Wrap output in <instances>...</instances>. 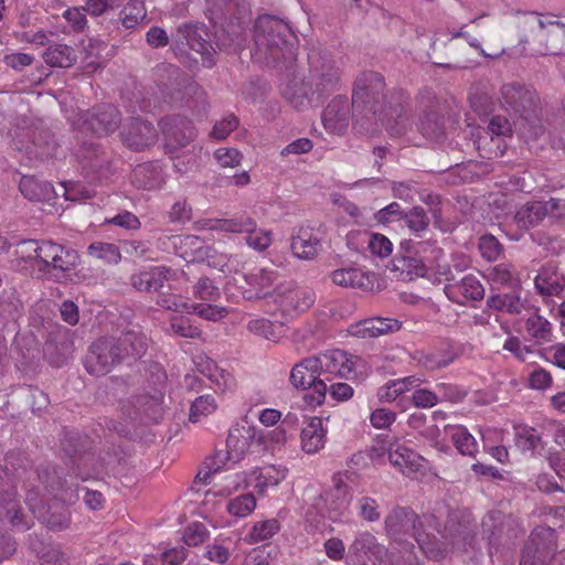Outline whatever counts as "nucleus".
<instances>
[{
	"mask_svg": "<svg viewBox=\"0 0 565 565\" xmlns=\"http://www.w3.org/2000/svg\"><path fill=\"white\" fill-rule=\"evenodd\" d=\"M384 88V77L376 72H365L355 81L352 93L354 125L363 128V118L379 120L386 126L391 136H402L406 132L407 118L397 107L386 108L383 103Z\"/></svg>",
	"mask_w": 565,
	"mask_h": 565,
	"instance_id": "nucleus-1",
	"label": "nucleus"
},
{
	"mask_svg": "<svg viewBox=\"0 0 565 565\" xmlns=\"http://www.w3.org/2000/svg\"><path fill=\"white\" fill-rule=\"evenodd\" d=\"M147 348V337L136 330L122 332L117 338H100L89 347L84 366L92 375H105L125 360L141 358Z\"/></svg>",
	"mask_w": 565,
	"mask_h": 565,
	"instance_id": "nucleus-2",
	"label": "nucleus"
},
{
	"mask_svg": "<svg viewBox=\"0 0 565 565\" xmlns=\"http://www.w3.org/2000/svg\"><path fill=\"white\" fill-rule=\"evenodd\" d=\"M54 475H56L54 472ZM45 489L53 493V502L47 507L42 504V499L35 489H28L25 503L33 518L38 519L51 531L66 530L71 524V513L66 504L77 500V488L64 487L60 477L54 476L52 481L45 480Z\"/></svg>",
	"mask_w": 565,
	"mask_h": 565,
	"instance_id": "nucleus-3",
	"label": "nucleus"
},
{
	"mask_svg": "<svg viewBox=\"0 0 565 565\" xmlns=\"http://www.w3.org/2000/svg\"><path fill=\"white\" fill-rule=\"evenodd\" d=\"M255 55L278 61L295 56L296 35L288 23L273 15H260L254 25Z\"/></svg>",
	"mask_w": 565,
	"mask_h": 565,
	"instance_id": "nucleus-4",
	"label": "nucleus"
},
{
	"mask_svg": "<svg viewBox=\"0 0 565 565\" xmlns=\"http://www.w3.org/2000/svg\"><path fill=\"white\" fill-rule=\"evenodd\" d=\"M407 252H413L417 257H408L405 266L411 274L416 277H427L434 282L450 284L455 276L448 264H441L444 250L437 246L435 241H413L407 239L401 243Z\"/></svg>",
	"mask_w": 565,
	"mask_h": 565,
	"instance_id": "nucleus-5",
	"label": "nucleus"
},
{
	"mask_svg": "<svg viewBox=\"0 0 565 565\" xmlns=\"http://www.w3.org/2000/svg\"><path fill=\"white\" fill-rule=\"evenodd\" d=\"M457 515L450 514L444 532L437 530L441 534L445 542H440L433 533H427L423 529L414 534L420 551L433 561L443 559L451 545L454 551L468 552L472 548L475 535L468 523H457Z\"/></svg>",
	"mask_w": 565,
	"mask_h": 565,
	"instance_id": "nucleus-6",
	"label": "nucleus"
},
{
	"mask_svg": "<svg viewBox=\"0 0 565 565\" xmlns=\"http://www.w3.org/2000/svg\"><path fill=\"white\" fill-rule=\"evenodd\" d=\"M320 377L324 383L333 379L356 380L371 372V365L362 356L341 349L328 350L315 356Z\"/></svg>",
	"mask_w": 565,
	"mask_h": 565,
	"instance_id": "nucleus-7",
	"label": "nucleus"
},
{
	"mask_svg": "<svg viewBox=\"0 0 565 565\" xmlns=\"http://www.w3.org/2000/svg\"><path fill=\"white\" fill-rule=\"evenodd\" d=\"M256 429V425H235L231 427L226 438V451L217 452L213 458L206 461L209 471L203 477L206 482L211 475H214L222 470L227 463H237L244 457L256 449V435L254 436L253 430Z\"/></svg>",
	"mask_w": 565,
	"mask_h": 565,
	"instance_id": "nucleus-8",
	"label": "nucleus"
},
{
	"mask_svg": "<svg viewBox=\"0 0 565 565\" xmlns=\"http://www.w3.org/2000/svg\"><path fill=\"white\" fill-rule=\"evenodd\" d=\"M312 78L306 81L299 76L294 75L281 87V95L292 107L302 109L311 105L313 100H320L326 92L333 89L338 82L337 73H320L319 82L315 84Z\"/></svg>",
	"mask_w": 565,
	"mask_h": 565,
	"instance_id": "nucleus-9",
	"label": "nucleus"
},
{
	"mask_svg": "<svg viewBox=\"0 0 565 565\" xmlns=\"http://www.w3.org/2000/svg\"><path fill=\"white\" fill-rule=\"evenodd\" d=\"M39 253V270L60 282L71 279L79 260L76 250L52 241H42V248Z\"/></svg>",
	"mask_w": 565,
	"mask_h": 565,
	"instance_id": "nucleus-10",
	"label": "nucleus"
},
{
	"mask_svg": "<svg viewBox=\"0 0 565 565\" xmlns=\"http://www.w3.org/2000/svg\"><path fill=\"white\" fill-rule=\"evenodd\" d=\"M290 383L296 388L309 390L303 396L308 407H317L323 404L328 392V385L321 380L315 356L302 359L290 372Z\"/></svg>",
	"mask_w": 565,
	"mask_h": 565,
	"instance_id": "nucleus-11",
	"label": "nucleus"
},
{
	"mask_svg": "<svg viewBox=\"0 0 565 565\" xmlns=\"http://www.w3.org/2000/svg\"><path fill=\"white\" fill-rule=\"evenodd\" d=\"M120 122V114L113 105H99L78 115L72 120L75 129L97 137L108 136L114 132Z\"/></svg>",
	"mask_w": 565,
	"mask_h": 565,
	"instance_id": "nucleus-12",
	"label": "nucleus"
},
{
	"mask_svg": "<svg viewBox=\"0 0 565 565\" xmlns=\"http://www.w3.org/2000/svg\"><path fill=\"white\" fill-rule=\"evenodd\" d=\"M270 299L284 317H296L309 309L316 299L311 289L298 287L291 282L281 284L270 294Z\"/></svg>",
	"mask_w": 565,
	"mask_h": 565,
	"instance_id": "nucleus-13",
	"label": "nucleus"
},
{
	"mask_svg": "<svg viewBox=\"0 0 565 565\" xmlns=\"http://www.w3.org/2000/svg\"><path fill=\"white\" fill-rule=\"evenodd\" d=\"M175 253L188 263H204L216 266L224 263L223 255H216V250L205 245V242L196 235H175L171 237Z\"/></svg>",
	"mask_w": 565,
	"mask_h": 565,
	"instance_id": "nucleus-14",
	"label": "nucleus"
},
{
	"mask_svg": "<svg viewBox=\"0 0 565 565\" xmlns=\"http://www.w3.org/2000/svg\"><path fill=\"white\" fill-rule=\"evenodd\" d=\"M159 126L166 147L172 150L189 145L196 134L192 122L181 115L167 116L160 120Z\"/></svg>",
	"mask_w": 565,
	"mask_h": 565,
	"instance_id": "nucleus-15",
	"label": "nucleus"
},
{
	"mask_svg": "<svg viewBox=\"0 0 565 565\" xmlns=\"http://www.w3.org/2000/svg\"><path fill=\"white\" fill-rule=\"evenodd\" d=\"M501 106L509 113L526 118L525 114L535 105L534 90L520 83H510L501 87Z\"/></svg>",
	"mask_w": 565,
	"mask_h": 565,
	"instance_id": "nucleus-16",
	"label": "nucleus"
},
{
	"mask_svg": "<svg viewBox=\"0 0 565 565\" xmlns=\"http://www.w3.org/2000/svg\"><path fill=\"white\" fill-rule=\"evenodd\" d=\"M390 463L406 477L418 479L426 475L428 461L413 449L397 445L388 450Z\"/></svg>",
	"mask_w": 565,
	"mask_h": 565,
	"instance_id": "nucleus-17",
	"label": "nucleus"
},
{
	"mask_svg": "<svg viewBox=\"0 0 565 565\" xmlns=\"http://www.w3.org/2000/svg\"><path fill=\"white\" fill-rule=\"evenodd\" d=\"M122 142L131 150L141 151L157 141V130L153 125L140 118H131L120 132Z\"/></svg>",
	"mask_w": 565,
	"mask_h": 565,
	"instance_id": "nucleus-18",
	"label": "nucleus"
},
{
	"mask_svg": "<svg viewBox=\"0 0 565 565\" xmlns=\"http://www.w3.org/2000/svg\"><path fill=\"white\" fill-rule=\"evenodd\" d=\"M181 273L166 266H152L130 277L132 287L141 292L159 291L166 282L174 281Z\"/></svg>",
	"mask_w": 565,
	"mask_h": 565,
	"instance_id": "nucleus-19",
	"label": "nucleus"
},
{
	"mask_svg": "<svg viewBox=\"0 0 565 565\" xmlns=\"http://www.w3.org/2000/svg\"><path fill=\"white\" fill-rule=\"evenodd\" d=\"M178 33L185 40L191 51L201 55L203 66L211 67L215 64V51L207 40V32L204 26L188 23L180 25Z\"/></svg>",
	"mask_w": 565,
	"mask_h": 565,
	"instance_id": "nucleus-20",
	"label": "nucleus"
},
{
	"mask_svg": "<svg viewBox=\"0 0 565 565\" xmlns=\"http://www.w3.org/2000/svg\"><path fill=\"white\" fill-rule=\"evenodd\" d=\"M447 298L458 305H466L468 301H478L484 297V288L475 275H466L459 281L446 284L444 288Z\"/></svg>",
	"mask_w": 565,
	"mask_h": 565,
	"instance_id": "nucleus-21",
	"label": "nucleus"
},
{
	"mask_svg": "<svg viewBox=\"0 0 565 565\" xmlns=\"http://www.w3.org/2000/svg\"><path fill=\"white\" fill-rule=\"evenodd\" d=\"M164 372H159L157 381L159 387L154 388L152 395L146 394L137 398V411L141 420L147 423H157L163 415V398H164Z\"/></svg>",
	"mask_w": 565,
	"mask_h": 565,
	"instance_id": "nucleus-22",
	"label": "nucleus"
},
{
	"mask_svg": "<svg viewBox=\"0 0 565 565\" xmlns=\"http://www.w3.org/2000/svg\"><path fill=\"white\" fill-rule=\"evenodd\" d=\"M0 499V522L10 525L13 530L25 532L34 525V518L22 508L17 494H8Z\"/></svg>",
	"mask_w": 565,
	"mask_h": 565,
	"instance_id": "nucleus-23",
	"label": "nucleus"
},
{
	"mask_svg": "<svg viewBox=\"0 0 565 565\" xmlns=\"http://www.w3.org/2000/svg\"><path fill=\"white\" fill-rule=\"evenodd\" d=\"M424 523L416 514L406 508L394 509L385 519V527L388 535L399 541L403 534L413 532V535L420 531Z\"/></svg>",
	"mask_w": 565,
	"mask_h": 565,
	"instance_id": "nucleus-24",
	"label": "nucleus"
},
{
	"mask_svg": "<svg viewBox=\"0 0 565 565\" xmlns=\"http://www.w3.org/2000/svg\"><path fill=\"white\" fill-rule=\"evenodd\" d=\"M277 271L273 268L255 267L243 274V278L249 287L243 291V296L250 300L253 298H270L269 288L277 280Z\"/></svg>",
	"mask_w": 565,
	"mask_h": 565,
	"instance_id": "nucleus-25",
	"label": "nucleus"
},
{
	"mask_svg": "<svg viewBox=\"0 0 565 565\" xmlns=\"http://www.w3.org/2000/svg\"><path fill=\"white\" fill-rule=\"evenodd\" d=\"M198 231H216L230 234H245L256 226V221L246 215L241 214L231 218H204L195 222Z\"/></svg>",
	"mask_w": 565,
	"mask_h": 565,
	"instance_id": "nucleus-26",
	"label": "nucleus"
},
{
	"mask_svg": "<svg viewBox=\"0 0 565 565\" xmlns=\"http://www.w3.org/2000/svg\"><path fill=\"white\" fill-rule=\"evenodd\" d=\"M399 329L401 322L396 319L373 317L352 323L349 333L361 339H372Z\"/></svg>",
	"mask_w": 565,
	"mask_h": 565,
	"instance_id": "nucleus-27",
	"label": "nucleus"
},
{
	"mask_svg": "<svg viewBox=\"0 0 565 565\" xmlns=\"http://www.w3.org/2000/svg\"><path fill=\"white\" fill-rule=\"evenodd\" d=\"M196 371L206 376L215 386L217 392H226L235 386L234 376L226 370L221 369L215 361L204 354L196 355L193 360Z\"/></svg>",
	"mask_w": 565,
	"mask_h": 565,
	"instance_id": "nucleus-28",
	"label": "nucleus"
},
{
	"mask_svg": "<svg viewBox=\"0 0 565 565\" xmlns=\"http://www.w3.org/2000/svg\"><path fill=\"white\" fill-rule=\"evenodd\" d=\"M153 76L163 100L173 104L181 94L180 70L174 65H161L154 70Z\"/></svg>",
	"mask_w": 565,
	"mask_h": 565,
	"instance_id": "nucleus-29",
	"label": "nucleus"
},
{
	"mask_svg": "<svg viewBox=\"0 0 565 565\" xmlns=\"http://www.w3.org/2000/svg\"><path fill=\"white\" fill-rule=\"evenodd\" d=\"M488 134L491 136V143L494 145V148L490 147L489 149H486L479 143L478 149L480 151H484L481 156L488 159L502 157L507 150V145L503 138L511 137V124L502 116H493L488 125Z\"/></svg>",
	"mask_w": 565,
	"mask_h": 565,
	"instance_id": "nucleus-30",
	"label": "nucleus"
},
{
	"mask_svg": "<svg viewBox=\"0 0 565 565\" xmlns=\"http://www.w3.org/2000/svg\"><path fill=\"white\" fill-rule=\"evenodd\" d=\"M287 475L288 469L282 465H266L249 473V482L259 495H264L268 489L284 481Z\"/></svg>",
	"mask_w": 565,
	"mask_h": 565,
	"instance_id": "nucleus-31",
	"label": "nucleus"
},
{
	"mask_svg": "<svg viewBox=\"0 0 565 565\" xmlns=\"http://www.w3.org/2000/svg\"><path fill=\"white\" fill-rule=\"evenodd\" d=\"M322 124L327 131L342 135L349 127V105L343 98L332 99L322 111Z\"/></svg>",
	"mask_w": 565,
	"mask_h": 565,
	"instance_id": "nucleus-32",
	"label": "nucleus"
},
{
	"mask_svg": "<svg viewBox=\"0 0 565 565\" xmlns=\"http://www.w3.org/2000/svg\"><path fill=\"white\" fill-rule=\"evenodd\" d=\"M332 281L342 287L372 290L374 287V275L359 267L339 268L331 274Z\"/></svg>",
	"mask_w": 565,
	"mask_h": 565,
	"instance_id": "nucleus-33",
	"label": "nucleus"
},
{
	"mask_svg": "<svg viewBox=\"0 0 565 565\" xmlns=\"http://www.w3.org/2000/svg\"><path fill=\"white\" fill-rule=\"evenodd\" d=\"M349 552L358 559L367 558L374 563H382L386 556V548L379 544L376 537L370 532L360 533L350 545Z\"/></svg>",
	"mask_w": 565,
	"mask_h": 565,
	"instance_id": "nucleus-34",
	"label": "nucleus"
},
{
	"mask_svg": "<svg viewBox=\"0 0 565 565\" xmlns=\"http://www.w3.org/2000/svg\"><path fill=\"white\" fill-rule=\"evenodd\" d=\"M327 433L322 417H310L301 430L302 450L307 454L320 451L326 445Z\"/></svg>",
	"mask_w": 565,
	"mask_h": 565,
	"instance_id": "nucleus-35",
	"label": "nucleus"
},
{
	"mask_svg": "<svg viewBox=\"0 0 565 565\" xmlns=\"http://www.w3.org/2000/svg\"><path fill=\"white\" fill-rule=\"evenodd\" d=\"M415 359L419 366L435 371L449 365L455 360V352L448 342H443L438 347L418 352Z\"/></svg>",
	"mask_w": 565,
	"mask_h": 565,
	"instance_id": "nucleus-36",
	"label": "nucleus"
},
{
	"mask_svg": "<svg viewBox=\"0 0 565 565\" xmlns=\"http://www.w3.org/2000/svg\"><path fill=\"white\" fill-rule=\"evenodd\" d=\"M423 381L416 376H405L402 379L391 380L377 390V398L381 403H398L404 402L403 395L420 385Z\"/></svg>",
	"mask_w": 565,
	"mask_h": 565,
	"instance_id": "nucleus-37",
	"label": "nucleus"
},
{
	"mask_svg": "<svg viewBox=\"0 0 565 565\" xmlns=\"http://www.w3.org/2000/svg\"><path fill=\"white\" fill-rule=\"evenodd\" d=\"M547 215L548 209L543 201H531L519 207L514 220L520 228L530 230L539 226Z\"/></svg>",
	"mask_w": 565,
	"mask_h": 565,
	"instance_id": "nucleus-38",
	"label": "nucleus"
},
{
	"mask_svg": "<svg viewBox=\"0 0 565 565\" xmlns=\"http://www.w3.org/2000/svg\"><path fill=\"white\" fill-rule=\"evenodd\" d=\"M22 195L30 201L44 202L56 196L53 185L33 175H23L19 182Z\"/></svg>",
	"mask_w": 565,
	"mask_h": 565,
	"instance_id": "nucleus-39",
	"label": "nucleus"
},
{
	"mask_svg": "<svg viewBox=\"0 0 565 565\" xmlns=\"http://www.w3.org/2000/svg\"><path fill=\"white\" fill-rule=\"evenodd\" d=\"M320 248V238L311 228L301 227L291 239L292 254L300 259H312Z\"/></svg>",
	"mask_w": 565,
	"mask_h": 565,
	"instance_id": "nucleus-40",
	"label": "nucleus"
},
{
	"mask_svg": "<svg viewBox=\"0 0 565 565\" xmlns=\"http://www.w3.org/2000/svg\"><path fill=\"white\" fill-rule=\"evenodd\" d=\"M524 328L529 337L537 344L551 343L554 339L552 323L537 312L527 317Z\"/></svg>",
	"mask_w": 565,
	"mask_h": 565,
	"instance_id": "nucleus-41",
	"label": "nucleus"
},
{
	"mask_svg": "<svg viewBox=\"0 0 565 565\" xmlns=\"http://www.w3.org/2000/svg\"><path fill=\"white\" fill-rule=\"evenodd\" d=\"M487 306L495 311L511 315H518L524 308L520 292L515 289L509 292L491 295L487 300Z\"/></svg>",
	"mask_w": 565,
	"mask_h": 565,
	"instance_id": "nucleus-42",
	"label": "nucleus"
},
{
	"mask_svg": "<svg viewBox=\"0 0 565 565\" xmlns=\"http://www.w3.org/2000/svg\"><path fill=\"white\" fill-rule=\"evenodd\" d=\"M45 63L52 67H71L76 63L75 50L66 44L55 43L43 53Z\"/></svg>",
	"mask_w": 565,
	"mask_h": 565,
	"instance_id": "nucleus-43",
	"label": "nucleus"
},
{
	"mask_svg": "<svg viewBox=\"0 0 565 565\" xmlns=\"http://www.w3.org/2000/svg\"><path fill=\"white\" fill-rule=\"evenodd\" d=\"M281 529L277 519H267L254 522L245 534L243 541L247 544H257L273 539Z\"/></svg>",
	"mask_w": 565,
	"mask_h": 565,
	"instance_id": "nucleus-44",
	"label": "nucleus"
},
{
	"mask_svg": "<svg viewBox=\"0 0 565 565\" xmlns=\"http://www.w3.org/2000/svg\"><path fill=\"white\" fill-rule=\"evenodd\" d=\"M429 217L422 206H413L404 212L401 225L409 231L414 237L422 238L429 227Z\"/></svg>",
	"mask_w": 565,
	"mask_h": 565,
	"instance_id": "nucleus-45",
	"label": "nucleus"
},
{
	"mask_svg": "<svg viewBox=\"0 0 565 565\" xmlns=\"http://www.w3.org/2000/svg\"><path fill=\"white\" fill-rule=\"evenodd\" d=\"M256 451H274L286 441V430L282 427H275L270 430L256 426Z\"/></svg>",
	"mask_w": 565,
	"mask_h": 565,
	"instance_id": "nucleus-46",
	"label": "nucleus"
},
{
	"mask_svg": "<svg viewBox=\"0 0 565 565\" xmlns=\"http://www.w3.org/2000/svg\"><path fill=\"white\" fill-rule=\"evenodd\" d=\"M147 17V9L143 1L130 0L119 12L118 20L126 29H134Z\"/></svg>",
	"mask_w": 565,
	"mask_h": 565,
	"instance_id": "nucleus-47",
	"label": "nucleus"
},
{
	"mask_svg": "<svg viewBox=\"0 0 565 565\" xmlns=\"http://www.w3.org/2000/svg\"><path fill=\"white\" fill-rule=\"evenodd\" d=\"M30 547L38 554L43 563L50 565H64L66 562L65 554L61 551L58 545L47 544L44 545L38 541L36 536L30 535Z\"/></svg>",
	"mask_w": 565,
	"mask_h": 565,
	"instance_id": "nucleus-48",
	"label": "nucleus"
},
{
	"mask_svg": "<svg viewBox=\"0 0 565 565\" xmlns=\"http://www.w3.org/2000/svg\"><path fill=\"white\" fill-rule=\"evenodd\" d=\"M486 278L497 288L513 287L518 282L513 266L509 263H500L489 267L486 270Z\"/></svg>",
	"mask_w": 565,
	"mask_h": 565,
	"instance_id": "nucleus-49",
	"label": "nucleus"
},
{
	"mask_svg": "<svg viewBox=\"0 0 565 565\" xmlns=\"http://www.w3.org/2000/svg\"><path fill=\"white\" fill-rule=\"evenodd\" d=\"M257 507V500L253 493L239 494L226 503V511L230 515L238 519L249 516Z\"/></svg>",
	"mask_w": 565,
	"mask_h": 565,
	"instance_id": "nucleus-50",
	"label": "nucleus"
},
{
	"mask_svg": "<svg viewBox=\"0 0 565 565\" xmlns=\"http://www.w3.org/2000/svg\"><path fill=\"white\" fill-rule=\"evenodd\" d=\"M537 535L532 533L523 550L520 565H546L550 552L540 547L536 542Z\"/></svg>",
	"mask_w": 565,
	"mask_h": 565,
	"instance_id": "nucleus-51",
	"label": "nucleus"
},
{
	"mask_svg": "<svg viewBox=\"0 0 565 565\" xmlns=\"http://www.w3.org/2000/svg\"><path fill=\"white\" fill-rule=\"evenodd\" d=\"M456 449L463 456L475 457L478 452V443L465 426H457L451 433Z\"/></svg>",
	"mask_w": 565,
	"mask_h": 565,
	"instance_id": "nucleus-52",
	"label": "nucleus"
},
{
	"mask_svg": "<svg viewBox=\"0 0 565 565\" xmlns=\"http://www.w3.org/2000/svg\"><path fill=\"white\" fill-rule=\"evenodd\" d=\"M217 409V403L212 394H204L196 397L190 407L189 419L192 423L200 422Z\"/></svg>",
	"mask_w": 565,
	"mask_h": 565,
	"instance_id": "nucleus-53",
	"label": "nucleus"
},
{
	"mask_svg": "<svg viewBox=\"0 0 565 565\" xmlns=\"http://www.w3.org/2000/svg\"><path fill=\"white\" fill-rule=\"evenodd\" d=\"M189 313H195L206 321L217 322L227 317L228 309L223 306L213 305L212 302H192Z\"/></svg>",
	"mask_w": 565,
	"mask_h": 565,
	"instance_id": "nucleus-54",
	"label": "nucleus"
},
{
	"mask_svg": "<svg viewBox=\"0 0 565 565\" xmlns=\"http://www.w3.org/2000/svg\"><path fill=\"white\" fill-rule=\"evenodd\" d=\"M541 435L534 427L526 425L514 426V441L522 450H535L541 444Z\"/></svg>",
	"mask_w": 565,
	"mask_h": 565,
	"instance_id": "nucleus-55",
	"label": "nucleus"
},
{
	"mask_svg": "<svg viewBox=\"0 0 565 565\" xmlns=\"http://www.w3.org/2000/svg\"><path fill=\"white\" fill-rule=\"evenodd\" d=\"M535 288L543 296H556L562 289L563 285L559 281L557 274L547 269H542L534 280Z\"/></svg>",
	"mask_w": 565,
	"mask_h": 565,
	"instance_id": "nucleus-56",
	"label": "nucleus"
},
{
	"mask_svg": "<svg viewBox=\"0 0 565 565\" xmlns=\"http://www.w3.org/2000/svg\"><path fill=\"white\" fill-rule=\"evenodd\" d=\"M195 299L201 302H214L221 298V290L209 277H201L192 288Z\"/></svg>",
	"mask_w": 565,
	"mask_h": 565,
	"instance_id": "nucleus-57",
	"label": "nucleus"
},
{
	"mask_svg": "<svg viewBox=\"0 0 565 565\" xmlns=\"http://www.w3.org/2000/svg\"><path fill=\"white\" fill-rule=\"evenodd\" d=\"M88 255L109 264H117L121 254L119 248L111 243L95 242L88 246Z\"/></svg>",
	"mask_w": 565,
	"mask_h": 565,
	"instance_id": "nucleus-58",
	"label": "nucleus"
},
{
	"mask_svg": "<svg viewBox=\"0 0 565 565\" xmlns=\"http://www.w3.org/2000/svg\"><path fill=\"white\" fill-rule=\"evenodd\" d=\"M170 328L173 333L189 339H202V330L194 326L190 319L183 316H175L170 320Z\"/></svg>",
	"mask_w": 565,
	"mask_h": 565,
	"instance_id": "nucleus-59",
	"label": "nucleus"
},
{
	"mask_svg": "<svg viewBox=\"0 0 565 565\" xmlns=\"http://www.w3.org/2000/svg\"><path fill=\"white\" fill-rule=\"evenodd\" d=\"M250 486L249 479L247 480L244 473L235 472L227 475L223 478V483L217 486L214 491L215 494L227 497L241 488H247Z\"/></svg>",
	"mask_w": 565,
	"mask_h": 565,
	"instance_id": "nucleus-60",
	"label": "nucleus"
},
{
	"mask_svg": "<svg viewBox=\"0 0 565 565\" xmlns=\"http://www.w3.org/2000/svg\"><path fill=\"white\" fill-rule=\"evenodd\" d=\"M246 244L258 252L267 249L273 243V232L270 230L257 228V225L252 230L245 232Z\"/></svg>",
	"mask_w": 565,
	"mask_h": 565,
	"instance_id": "nucleus-61",
	"label": "nucleus"
},
{
	"mask_svg": "<svg viewBox=\"0 0 565 565\" xmlns=\"http://www.w3.org/2000/svg\"><path fill=\"white\" fill-rule=\"evenodd\" d=\"M214 159L222 168H236L243 160V154L236 148L221 147L214 151Z\"/></svg>",
	"mask_w": 565,
	"mask_h": 565,
	"instance_id": "nucleus-62",
	"label": "nucleus"
},
{
	"mask_svg": "<svg viewBox=\"0 0 565 565\" xmlns=\"http://www.w3.org/2000/svg\"><path fill=\"white\" fill-rule=\"evenodd\" d=\"M247 329L254 334L270 341H276L279 337L275 324L265 318L250 320L247 324Z\"/></svg>",
	"mask_w": 565,
	"mask_h": 565,
	"instance_id": "nucleus-63",
	"label": "nucleus"
},
{
	"mask_svg": "<svg viewBox=\"0 0 565 565\" xmlns=\"http://www.w3.org/2000/svg\"><path fill=\"white\" fill-rule=\"evenodd\" d=\"M207 536L206 526L201 522H193L184 530L182 539L188 546H198L204 543Z\"/></svg>",
	"mask_w": 565,
	"mask_h": 565,
	"instance_id": "nucleus-64",
	"label": "nucleus"
}]
</instances>
